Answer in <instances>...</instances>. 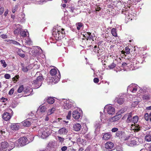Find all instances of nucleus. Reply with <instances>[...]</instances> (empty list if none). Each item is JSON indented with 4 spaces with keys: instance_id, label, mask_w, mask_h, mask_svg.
<instances>
[{
    "instance_id": "obj_1",
    "label": "nucleus",
    "mask_w": 151,
    "mask_h": 151,
    "mask_svg": "<svg viewBox=\"0 0 151 151\" xmlns=\"http://www.w3.org/2000/svg\"><path fill=\"white\" fill-rule=\"evenodd\" d=\"M50 73L52 76H54L51 78L52 81L50 82L55 83L59 81L60 78V75L58 70L57 73L56 69L54 68L52 69L50 71Z\"/></svg>"
},
{
    "instance_id": "obj_2",
    "label": "nucleus",
    "mask_w": 151,
    "mask_h": 151,
    "mask_svg": "<svg viewBox=\"0 0 151 151\" xmlns=\"http://www.w3.org/2000/svg\"><path fill=\"white\" fill-rule=\"evenodd\" d=\"M11 145L12 146H11L7 142H2L0 143V151H10L14 147V142H12Z\"/></svg>"
},
{
    "instance_id": "obj_3",
    "label": "nucleus",
    "mask_w": 151,
    "mask_h": 151,
    "mask_svg": "<svg viewBox=\"0 0 151 151\" xmlns=\"http://www.w3.org/2000/svg\"><path fill=\"white\" fill-rule=\"evenodd\" d=\"M51 131L49 129L43 128L40 129L38 131V135L42 139L47 137L50 134Z\"/></svg>"
},
{
    "instance_id": "obj_4",
    "label": "nucleus",
    "mask_w": 151,
    "mask_h": 151,
    "mask_svg": "<svg viewBox=\"0 0 151 151\" xmlns=\"http://www.w3.org/2000/svg\"><path fill=\"white\" fill-rule=\"evenodd\" d=\"M53 36L56 39H61L65 36V32L63 29H61V30H58V29H55L52 33Z\"/></svg>"
},
{
    "instance_id": "obj_5",
    "label": "nucleus",
    "mask_w": 151,
    "mask_h": 151,
    "mask_svg": "<svg viewBox=\"0 0 151 151\" xmlns=\"http://www.w3.org/2000/svg\"><path fill=\"white\" fill-rule=\"evenodd\" d=\"M43 79L42 76H40L37 78L36 80L32 81V84L34 86L35 88H38L41 86Z\"/></svg>"
},
{
    "instance_id": "obj_6",
    "label": "nucleus",
    "mask_w": 151,
    "mask_h": 151,
    "mask_svg": "<svg viewBox=\"0 0 151 151\" xmlns=\"http://www.w3.org/2000/svg\"><path fill=\"white\" fill-rule=\"evenodd\" d=\"M116 136L121 139L122 141H126L129 139V136H126L124 132L122 131H119L116 133Z\"/></svg>"
},
{
    "instance_id": "obj_7",
    "label": "nucleus",
    "mask_w": 151,
    "mask_h": 151,
    "mask_svg": "<svg viewBox=\"0 0 151 151\" xmlns=\"http://www.w3.org/2000/svg\"><path fill=\"white\" fill-rule=\"evenodd\" d=\"M139 88V87L137 85L132 84L128 86L127 91H130L133 93H134L136 92Z\"/></svg>"
},
{
    "instance_id": "obj_8",
    "label": "nucleus",
    "mask_w": 151,
    "mask_h": 151,
    "mask_svg": "<svg viewBox=\"0 0 151 151\" xmlns=\"http://www.w3.org/2000/svg\"><path fill=\"white\" fill-rule=\"evenodd\" d=\"M63 102V107L64 109H69L71 108L72 106L69 100H64Z\"/></svg>"
},
{
    "instance_id": "obj_9",
    "label": "nucleus",
    "mask_w": 151,
    "mask_h": 151,
    "mask_svg": "<svg viewBox=\"0 0 151 151\" xmlns=\"http://www.w3.org/2000/svg\"><path fill=\"white\" fill-rule=\"evenodd\" d=\"M104 109H106L108 114H113L115 112V109L112 106L106 105L104 107Z\"/></svg>"
},
{
    "instance_id": "obj_10",
    "label": "nucleus",
    "mask_w": 151,
    "mask_h": 151,
    "mask_svg": "<svg viewBox=\"0 0 151 151\" xmlns=\"http://www.w3.org/2000/svg\"><path fill=\"white\" fill-rule=\"evenodd\" d=\"M27 139L26 137H22L18 139V143L21 146H24L27 144Z\"/></svg>"
},
{
    "instance_id": "obj_11",
    "label": "nucleus",
    "mask_w": 151,
    "mask_h": 151,
    "mask_svg": "<svg viewBox=\"0 0 151 151\" xmlns=\"http://www.w3.org/2000/svg\"><path fill=\"white\" fill-rule=\"evenodd\" d=\"M83 35L85 37L87 38V40L92 39L93 41V39L94 38V37H95V36L94 34H93L91 35V33L89 32H86L85 33V35Z\"/></svg>"
},
{
    "instance_id": "obj_12",
    "label": "nucleus",
    "mask_w": 151,
    "mask_h": 151,
    "mask_svg": "<svg viewBox=\"0 0 151 151\" xmlns=\"http://www.w3.org/2000/svg\"><path fill=\"white\" fill-rule=\"evenodd\" d=\"M48 147L54 150L57 147V143L55 141H51L48 144Z\"/></svg>"
},
{
    "instance_id": "obj_13",
    "label": "nucleus",
    "mask_w": 151,
    "mask_h": 151,
    "mask_svg": "<svg viewBox=\"0 0 151 151\" xmlns=\"http://www.w3.org/2000/svg\"><path fill=\"white\" fill-rule=\"evenodd\" d=\"M73 116L75 119H78L80 118V113L77 110L74 111L72 113Z\"/></svg>"
},
{
    "instance_id": "obj_14",
    "label": "nucleus",
    "mask_w": 151,
    "mask_h": 151,
    "mask_svg": "<svg viewBox=\"0 0 151 151\" xmlns=\"http://www.w3.org/2000/svg\"><path fill=\"white\" fill-rule=\"evenodd\" d=\"M11 118L10 114L8 112H4L2 115L3 119L5 121L9 120Z\"/></svg>"
},
{
    "instance_id": "obj_15",
    "label": "nucleus",
    "mask_w": 151,
    "mask_h": 151,
    "mask_svg": "<svg viewBox=\"0 0 151 151\" xmlns=\"http://www.w3.org/2000/svg\"><path fill=\"white\" fill-rule=\"evenodd\" d=\"M21 27L19 24L17 25L15 27L14 33L15 34H18L21 31Z\"/></svg>"
},
{
    "instance_id": "obj_16",
    "label": "nucleus",
    "mask_w": 151,
    "mask_h": 151,
    "mask_svg": "<svg viewBox=\"0 0 151 151\" xmlns=\"http://www.w3.org/2000/svg\"><path fill=\"white\" fill-rule=\"evenodd\" d=\"M114 144L111 142H108L105 144V147L107 149H111L113 147Z\"/></svg>"
},
{
    "instance_id": "obj_17",
    "label": "nucleus",
    "mask_w": 151,
    "mask_h": 151,
    "mask_svg": "<svg viewBox=\"0 0 151 151\" xmlns=\"http://www.w3.org/2000/svg\"><path fill=\"white\" fill-rule=\"evenodd\" d=\"M120 118V116L116 115L110 118L108 120L109 122H113L118 120Z\"/></svg>"
},
{
    "instance_id": "obj_18",
    "label": "nucleus",
    "mask_w": 151,
    "mask_h": 151,
    "mask_svg": "<svg viewBox=\"0 0 151 151\" xmlns=\"http://www.w3.org/2000/svg\"><path fill=\"white\" fill-rule=\"evenodd\" d=\"M136 144V141L134 138H132L131 140L129 141L127 143V144L130 146H132Z\"/></svg>"
},
{
    "instance_id": "obj_19",
    "label": "nucleus",
    "mask_w": 151,
    "mask_h": 151,
    "mask_svg": "<svg viewBox=\"0 0 151 151\" xmlns=\"http://www.w3.org/2000/svg\"><path fill=\"white\" fill-rule=\"evenodd\" d=\"M31 119H27L22 123V124L25 127H29L31 124Z\"/></svg>"
},
{
    "instance_id": "obj_20",
    "label": "nucleus",
    "mask_w": 151,
    "mask_h": 151,
    "mask_svg": "<svg viewBox=\"0 0 151 151\" xmlns=\"http://www.w3.org/2000/svg\"><path fill=\"white\" fill-rule=\"evenodd\" d=\"M81 125L79 123H76L75 124L73 127V129L76 131H79L81 128Z\"/></svg>"
},
{
    "instance_id": "obj_21",
    "label": "nucleus",
    "mask_w": 151,
    "mask_h": 151,
    "mask_svg": "<svg viewBox=\"0 0 151 151\" xmlns=\"http://www.w3.org/2000/svg\"><path fill=\"white\" fill-rule=\"evenodd\" d=\"M131 125L132 126L131 128L134 129L135 132H137L140 130V127L139 125H137V124L134 125V124H132Z\"/></svg>"
},
{
    "instance_id": "obj_22",
    "label": "nucleus",
    "mask_w": 151,
    "mask_h": 151,
    "mask_svg": "<svg viewBox=\"0 0 151 151\" xmlns=\"http://www.w3.org/2000/svg\"><path fill=\"white\" fill-rule=\"evenodd\" d=\"M36 47L37 48V49L35 50L36 53L35 55V56H37L42 53V51L40 47L37 46Z\"/></svg>"
},
{
    "instance_id": "obj_23",
    "label": "nucleus",
    "mask_w": 151,
    "mask_h": 151,
    "mask_svg": "<svg viewBox=\"0 0 151 151\" xmlns=\"http://www.w3.org/2000/svg\"><path fill=\"white\" fill-rule=\"evenodd\" d=\"M132 113L130 112L129 114H126V116H127V123L132 122Z\"/></svg>"
},
{
    "instance_id": "obj_24",
    "label": "nucleus",
    "mask_w": 151,
    "mask_h": 151,
    "mask_svg": "<svg viewBox=\"0 0 151 151\" xmlns=\"http://www.w3.org/2000/svg\"><path fill=\"white\" fill-rule=\"evenodd\" d=\"M115 100L116 101L118 104H122L124 103V99L123 98H116L115 99Z\"/></svg>"
},
{
    "instance_id": "obj_25",
    "label": "nucleus",
    "mask_w": 151,
    "mask_h": 151,
    "mask_svg": "<svg viewBox=\"0 0 151 151\" xmlns=\"http://www.w3.org/2000/svg\"><path fill=\"white\" fill-rule=\"evenodd\" d=\"M20 35L21 36L23 37H27L28 35H29V33L27 31H25L24 30L21 31L20 32Z\"/></svg>"
},
{
    "instance_id": "obj_26",
    "label": "nucleus",
    "mask_w": 151,
    "mask_h": 151,
    "mask_svg": "<svg viewBox=\"0 0 151 151\" xmlns=\"http://www.w3.org/2000/svg\"><path fill=\"white\" fill-rule=\"evenodd\" d=\"M19 126L18 124H12L11 126V128L13 130H17L19 128Z\"/></svg>"
},
{
    "instance_id": "obj_27",
    "label": "nucleus",
    "mask_w": 151,
    "mask_h": 151,
    "mask_svg": "<svg viewBox=\"0 0 151 151\" xmlns=\"http://www.w3.org/2000/svg\"><path fill=\"white\" fill-rule=\"evenodd\" d=\"M46 109L45 106H40L38 108V111L42 113H45L46 111Z\"/></svg>"
},
{
    "instance_id": "obj_28",
    "label": "nucleus",
    "mask_w": 151,
    "mask_h": 151,
    "mask_svg": "<svg viewBox=\"0 0 151 151\" xmlns=\"http://www.w3.org/2000/svg\"><path fill=\"white\" fill-rule=\"evenodd\" d=\"M100 113L101 114L100 117L101 121L104 122H105L107 119L106 115L104 114L101 113V112Z\"/></svg>"
},
{
    "instance_id": "obj_29",
    "label": "nucleus",
    "mask_w": 151,
    "mask_h": 151,
    "mask_svg": "<svg viewBox=\"0 0 151 151\" xmlns=\"http://www.w3.org/2000/svg\"><path fill=\"white\" fill-rule=\"evenodd\" d=\"M68 132L67 130L64 128L60 129L58 131V132L60 134H66Z\"/></svg>"
},
{
    "instance_id": "obj_30",
    "label": "nucleus",
    "mask_w": 151,
    "mask_h": 151,
    "mask_svg": "<svg viewBox=\"0 0 151 151\" xmlns=\"http://www.w3.org/2000/svg\"><path fill=\"white\" fill-rule=\"evenodd\" d=\"M32 91V89L30 87H27L24 90V91L26 93H29L28 95L29 96L31 94V92Z\"/></svg>"
},
{
    "instance_id": "obj_31",
    "label": "nucleus",
    "mask_w": 151,
    "mask_h": 151,
    "mask_svg": "<svg viewBox=\"0 0 151 151\" xmlns=\"http://www.w3.org/2000/svg\"><path fill=\"white\" fill-rule=\"evenodd\" d=\"M111 137V135L109 133H106L103 136V138L104 140H107Z\"/></svg>"
},
{
    "instance_id": "obj_32",
    "label": "nucleus",
    "mask_w": 151,
    "mask_h": 151,
    "mask_svg": "<svg viewBox=\"0 0 151 151\" xmlns=\"http://www.w3.org/2000/svg\"><path fill=\"white\" fill-rule=\"evenodd\" d=\"M24 51H23L21 49H19L17 53L19 56L22 58H24L25 56V55L23 53H24Z\"/></svg>"
},
{
    "instance_id": "obj_33",
    "label": "nucleus",
    "mask_w": 151,
    "mask_h": 151,
    "mask_svg": "<svg viewBox=\"0 0 151 151\" xmlns=\"http://www.w3.org/2000/svg\"><path fill=\"white\" fill-rule=\"evenodd\" d=\"M138 119V116H134L133 117L132 119V122L134 123V124H135L137 122Z\"/></svg>"
},
{
    "instance_id": "obj_34",
    "label": "nucleus",
    "mask_w": 151,
    "mask_h": 151,
    "mask_svg": "<svg viewBox=\"0 0 151 151\" xmlns=\"http://www.w3.org/2000/svg\"><path fill=\"white\" fill-rule=\"evenodd\" d=\"M47 102L50 104H53L54 102V99L53 98L49 97L47 99Z\"/></svg>"
},
{
    "instance_id": "obj_35",
    "label": "nucleus",
    "mask_w": 151,
    "mask_h": 151,
    "mask_svg": "<svg viewBox=\"0 0 151 151\" xmlns=\"http://www.w3.org/2000/svg\"><path fill=\"white\" fill-rule=\"evenodd\" d=\"M56 109L54 107H53L51 109H49L47 112V114L48 115H50L52 114L55 111Z\"/></svg>"
},
{
    "instance_id": "obj_36",
    "label": "nucleus",
    "mask_w": 151,
    "mask_h": 151,
    "mask_svg": "<svg viewBox=\"0 0 151 151\" xmlns=\"http://www.w3.org/2000/svg\"><path fill=\"white\" fill-rule=\"evenodd\" d=\"M103 49L99 48L97 50V55L98 56H99L103 54Z\"/></svg>"
},
{
    "instance_id": "obj_37",
    "label": "nucleus",
    "mask_w": 151,
    "mask_h": 151,
    "mask_svg": "<svg viewBox=\"0 0 151 151\" xmlns=\"http://www.w3.org/2000/svg\"><path fill=\"white\" fill-rule=\"evenodd\" d=\"M29 66H23L22 67V70L24 72L28 71L29 69Z\"/></svg>"
},
{
    "instance_id": "obj_38",
    "label": "nucleus",
    "mask_w": 151,
    "mask_h": 151,
    "mask_svg": "<svg viewBox=\"0 0 151 151\" xmlns=\"http://www.w3.org/2000/svg\"><path fill=\"white\" fill-rule=\"evenodd\" d=\"M76 25L77 26V29L79 30L82 27L83 24L81 22H78L76 23Z\"/></svg>"
},
{
    "instance_id": "obj_39",
    "label": "nucleus",
    "mask_w": 151,
    "mask_h": 151,
    "mask_svg": "<svg viewBox=\"0 0 151 151\" xmlns=\"http://www.w3.org/2000/svg\"><path fill=\"white\" fill-rule=\"evenodd\" d=\"M111 33L113 36L116 37L117 36V34L116 31V29L115 28H113L111 29Z\"/></svg>"
},
{
    "instance_id": "obj_40",
    "label": "nucleus",
    "mask_w": 151,
    "mask_h": 151,
    "mask_svg": "<svg viewBox=\"0 0 151 151\" xmlns=\"http://www.w3.org/2000/svg\"><path fill=\"white\" fill-rule=\"evenodd\" d=\"M24 90V86L23 85H21L19 86L17 91L19 93H20L22 92Z\"/></svg>"
},
{
    "instance_id": "obj_41",
    "label": "nucleus",
    "mask_w": 151,
    "mask_h": 151,
    "mask_svg": "<svg viewBox=\"0 0 151 151\" xmlns=\"http://www.w3.org/2000/svg\"><path fill=\"white\" fill-rule=\"evenodd\" d=\"M145 140L147 142H150L151 141V135H147L145 136Z\"/></svg>"
},
{
    "instance_id": "obj_42",
    "label": "nucleus",
    "mask_w": 151,
    "mask_h": 151,
    "mask_svg": "<svg viewBox=\"0 0 151 151\" xmlns=\"http://www.w3.org/2000/svg\"><path fill=\"white\" fill-rule=\"evenodd\" d=\"M149 95L148 94H145L142 96V98L144 100H147L149 99Z\"/></svg>"
},
{
    "instance_id": "obj_43",
    "label": "nucleus",
    "mask_w": 151,
    "mask_h": 151,
    "mask_svg": "<svg viewBox=\"0 0 151 151\" xmlns=\"http://www.w3.org/2000/svg\"><path fill=\"white\" fill-rule=\"evenodd\" d=\"M0 62L1 64H2V66L4 68H6L7 66V65L4 60H1Z\"/></svg>"
},
{
    "instance_id": "obj_44",
    "label": "nucleus",
    "mask_w": 151,
    "mask_h": 151,
    "mask_svg": "<svg viewBox=\"0 0 151 151\" xmlns=\"http://www.w3.org/2000/svg\"><path fill=\"white\" fill-rule=\"evenodd\" d=\"M116 66V64L113 62L111 64V65H110L108 66V67L110 69H112L115 68Z\"/></svg>"
},
{
    "instance_id": "obj_45",
    "label": "nucleus",
    "mask_w": 151,
    "mask_h": 151,
    "mask_svg": "<svg viewBox=\"0 0 151 151\" xmlns=\"http://www.w3.org/2000/svg\"><path fill=\"white\" fill-rule=\"evenodd\" d=\"M130 49L127 47L125 48V53L127 54H129L130 53Z\"/></svg>"
},
{
    "instance_id": "obj_46",
    "label": "nucleus",
    "mask_w": 151,
    "mask_h": 151,
    "mask_svg": "<svg viewBox=\"0 0 151 151\" xmlns=\"http://www.w3.org/2000/svg\"><path fill=\"white\" fill-rule=\"evenodd\" d=\"M145 119L146 121H148L149 119V115L148 113H146L144 115Z\"/></svg>"
},
{
    "instance_id": "obj_47",
    "label": "nucleus",
    "mask_w": 151,
    "mask_h": 151,
    "mask_svg": "<svg viewBox=\"0 0 151 151\" xmlns=\"http://www.w3.org/2000/svg\"><path fill=\"white\" fill-rule=\"evenodd\" d=\"M127 109L126 108H124L121 109L119 111V114H122L126 111Z\"/></svg>"
},
{
    "instance_id": "obj_48",
    "label": "nucleus",
    "mask_w": 151,
    "mask_h": 151,
    "mask_svg": "<svg viewBox=\"0 0 151 151\" xmlns=\"http://www.w3.org/2000/svg\"><path fill=\"white\" fill-rule=\"evenodd\" d=\"M71 111H69L68 112V114L66 116V118L68 119H70L71 115Z\"/></svg>"
},
{
    "instance_id": "obj_49",
    "label": "nucleus",
    "mask_w": 151,
    "mask_h": 151,
    "mask_svg": "<svg viewBox=\"0 0 151 151\" xmlns=\"http://www.w3.org/2000/svg\"><path fill=\"white\" fill-rule=\"evenodd\" d=\"M4 11V7L0 6V15H1L3 13Z\"/></svg>"
},
{
    "instance_id": "obj_50",
    "label": "nucleus",
    "mask_w": 151,
    "mask_h": 151,
    "mask_svg": "<svg viewBox=\"0 0 151 151\" xmlns=\"http://www.w3.org/2000/svg\"><path fill=\"white\" fill-rule=\"evenodd\" d=\"M65 19L63 20V18L62 19L63 21V23L65 24H66L67 23V22L68 21V19L67 17H64Z\"/></svg>"
},
{
    "instance_id": "obj_51",
    "label": "nucleus",
    "mask_w": 151,
    "mask_h": 151,
    "mask_svg": "<svg viewBox=\"0 0 151 151\" xmlns=\"http://www.w3.org/2000/svg\"><path fill=\"white\" fill-rule=\"evenodd\" d=\"M58 139L59 141L61 142H62L64 140V138L60 137H58Z\"/></svg>"
},
{
    "instance_id": "obj_52",
    "label": "nucleus",
    "mask_w": 151,
    "mask_h": 151,
    "mask_svg": "<svg viewBox=\"0 0 151 151\" xmlns=\"http://www.w3.org/2000/svg\"><path fill=\"white\" fill-rule=\"evenodd\" d=\"M0 37L2 39H5L7 38V36L6 34H2L1 35Z\"/></svg>"
},
{
    "instance_id": "obj_53",
    "label": "nucleus",
    "mask_w": 151,
    "mask_h": 151,
    "mask_svg": "<svg viewBox=\"0 0 151 151\" xmlns=\"http://www.w3.org/2000/svg\"><path fill=\"white\" fill-rule=\"evenodd\" d=\"M70 11L72 12H74L76 14H77L78 13L77 12H76V11H77V10L76 9H74L73 8H71Z\"/></svg>"
},
{
    "instance_id": "obj_54",
    "label": "nucleus",
    "mask_w": 151,
    "mask_h": 151,
    "mask_svg": "<svg viewBox=\"0 0 151 151\" xmlns=\"http://www.w3.org/2000/svg\"><path fill=\"white\" fill-rule=\"evenodd\" d=\"M14 91V89L13 88H12L10 90L9 92V95H11L13 94Z\"/></svg>"
},
{
    "instance_id": "obj_55",
    "label": "nucleus",
    "mask_w": 151,
    "mask_h": 151,
    "mask_svg": "<svg viewBox=\"0 0 151 151\" xmlns=\"http://www.w3.org/2000/svg\"><path fill=\"white\" fill-rule=\"evenodd\" d=\"M7 42H9L10 43H12L14 44H15L16 41L13 40H9L8 41H7Z\"/></svg>"
},
{
    "instance_id": "obj_56",
    "label": "nucleus",
    "mask_w": 151,
    "mask_h": 151,
    "mask_svg": "<svg viewBox=\"0 0 151 151\" xmlns=\"http://www.w3.org/2000/svg\"><path fill=\"white\" fill-rule=\"evenodd\" d=\"M4 77L6 79H9L10 78V76L9 74H6L4 75Z\"/></svg>"
},
{
    "instance_id": "obj_57",
    "label": "nucleus",
    "mask_w": 151,
    "mask_h": 151,
    "mask_svg": "<svg viewBox=\"0 0 151 151\" xmlns=\"http://www.w3.org/2000/svg\"><path fill=\"white\" fill-rule=\"evenodd\" d=\"M118 130V129L117 128H114L112 129L111 131L112 132H117Z\"/></svg>"
},
{
    "instance_id": "obj_58",
    "label": "nucleus",
    "mask_w": 151,
    "mask_h": 151,
    "mask_svg": "<svg viewBox=\"0 0 151 151\" xmlns=\"http://www.w3.org/2000/svg\"><path fill=\"white\" fill-rule=\"evenodd\" d=\"M67 148L66 146H64L61 148V150L62 151H65L67 149Z\"/></svg>"
},
{
    "instance_id": "obj_59",
    "label": "nucleus",
    "mask_w": 151,
    "mask_h": 151,
    "mask_svg": "<svg viewBox=\"0 0 151 151\" xmlns=\"http://www.w3.org/2000/svg\"><path fill=\"white\" fill-rule=\"evenodd\" d=\"M22 19H23L22 20V22H23L25 20V18L24 17L25 14L24 13H22Z\"/></svg>"
},
{
    "instance_id": "obj_60",
    "label": "nucleus",
    "mask_w": 151,
    "mask_h": 151,
    "mask_svg": "<svg viewBox=\"0 0 151 151\" xmlns=\"http://www.w3.org/2000/svg\"><path fill=\"white\" fill-rule=\"evenodd\" d=\"M98 50V49H97V46H95L93 48V51L95 52L96 53V54L97 53V50Z\"/></svg>"
},
{
    "instance_id": "obj_61",
    "label": "nucleus",
    "mask_w": 151,
    "mask_h": 151,
    "mask_svg": "<svg viewBox=\"0 0 151 151\" xmlns=\"http://www.w3.org/2000/svg\"><path fill=\"white\" fill-rule=\"evenodd\" d=\"M146 146H148V148L149 150L150 151H151V145L150 144H147V145H146Z\"/></svg>"
},
{
    "instance_id": "obj_62",
    "label": "nucleus",
    "mask_w": 151,
    "mask_h": 151,
    "mask_svg": "<svg viewBox=\"0 0 151 151\" xmlns=\"http://www.w3.org/2000/svg\"><path fill=\"white\" fill-rule=\"evenodd\" d=\"M17 6H16L14 7V9L12 10V12L13 13H14L15 12V11H16V9H17Z\"/></svg>"
},
{
    "instance_id": "obj_63",
    "label": "nucleus",
    "mask_w": 151,
    "mask_h": 151,
    "mask_svg": "<svg viewBox=\"0 0 151 151\" xmlns=\"http://www.w3.org/2000/svg\"><path fill=\"white\" fill-rule=\"evenodd\" d=\"M93 81L95 83H97L99 81V79L97 78H95L93 79Z\"/></svg>"
},
{
    "instance_id": "obj_64",
    "label": "nucleus",
    "mask_w": 151,
    "mask_h": 151,
    "mask_svg": "<svg viewBox=\"0 0 151 151\" xmlns=\"http://www.w3.org/2000/svg\"><path fill=\"white\" fill-rule=\"evenodd\" d=\"M0 132L1 133V134L2 135L4 134L5 133V130H0Z\"/></svg>"
}]
</instances>
